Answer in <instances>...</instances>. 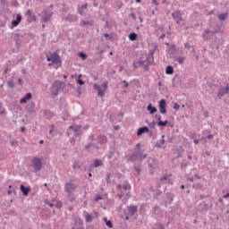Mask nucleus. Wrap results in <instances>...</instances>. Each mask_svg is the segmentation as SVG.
<instances>
[{"instance_id":"f257e3e1","label":"nucleus","mask_w":229,"mask_h":229,"mask_svg":"<svg viewBox=\"0 0 229 229\" xmlns=\"http://www.w3.org/2000/svg\"><path fill=\"white\" fill-rule=\"evenodd\" d=\"M47 62H50V64H48L49 67H54L55 69L62 67V59L56 53H52L49 55H47Z\"/></svg>"},{"instance_id":"f03ea898","label":"nucleus","mask_w":229,"mask_h":229,"mask_svg":"<svg viewBox=\"0 0 229 229\" xmlns=\"http://www.w3.org/2000/svg\"><path fill=\"white\" fill-rule=\"evenodd\" d=\"M93 87L95 90H98V95L100 96V98H104L105 92L108 90V81H105L101 86L94 84Z\"/></svg>"},{"instance_id":"7ed1b4c3","label":"nucleus","mask_w":229,"mask_h":229,"mask_svg":"<svg viewBox=\"0 0 229 229\" xmlns=\"http://www.w3.org/2000/svg\"><path fill=\"white\" fill-rule=\"evenodd\" d=\"M78 189V185L74 182H66L64 185V191L67 192L68 196L73 194L74 191Z\"/></svg>"},{"instance_id":"20e7f679","label":"nucleus","mask_w":229,"mask_h":229,"mask_svg":"<svg viewBox=\"0 0 229 229\" xmlns=\"http://www.w3.org/2000/svg\"><path fill=\"white\" fill-rule=\"evenodd\" d=\"M31 167H33L34 171L38 172L42 169V159L38 157H34L31 161Z\"/></svg>"},{"instance_id":"39448f33","label":"nucleus","mask_w":229,"mask_h":229,"mask_svg":"<svg viewBox=\"0 0 229 229\" xmlns=\"http://www.w3.org/2000/svg\"><path fill=\"white\" fill-rule=\"evenodd\" d=\"M60 90H62V82L56 81L55 82L53 83L52 89H51L54 98H56V96H58V93L60 92Z\"/></svg>"},{"instance_id":"423d86ee","label":"nucleus","mask_w":229,"mask_h":229,"mask_svg":"<svg viewBox=\"0 0 229 229\" xmlns=\"http://www.w3.org/2000/svg\"><path fill=\"white\" fill-rule=\"evenodd\" d=\"M159 112L160 114H167V104L165 102V99H161L159 101Z\"/></svg>"},{"instance_id":"0eeeda50","label":"nucleus","mask_w":229,"mask_h":229,"mask_svg":"<svg viewBox=\"0 0 229 229\" xmlns=\"http://www.w3.org/2000/svg\"><path fill=\"white\" fill-rule=\"evenodd\" d=\"M228 92H229V85H227L225 88H220L218 89L217 98H219V99H221V98H223V96H225V94H228Z\"/></svg>"},{"instance_id":"6e6552de","label":"nucleus","mask_w":229,"mask_h":229,"mask_svg":"<svg viewBox=\"0 0 229 229\" xmlns=\"http://www.w3.org/2000/svg\"><path fill=\"white\" fill-rule=\"evenodd\" d=\"M172 16L174 19V21H176L177 24H180V22H182V13H180V12L176 11L173 13Z\"/></svg>"},{"instance_id":"1a4fd4ad","label":"nucleus","mask_w":229,"mask_h":229,"mask_svg":"<svg viewBox=\"0 0 229 229\" xmlns=\"http://www.w3.org/2000/svg\"><path fill=\"white\" fill-rule=\"evenodd\" d=\"M21 21H22V16L17 14L16 20L12 21V28H17V26H19V24L21 23Z\"/></svg>"},{"instance_id":"9d476101","label":"nucleus","mask_w":229,"mask_h":229,"mask_svg":"<svg viewBox=\"0 0 229 229\" xmlns=\"http://www.w3.org/2000/svg\"><path fill=\"white\" fill-rule=\"evenodd\" d=\"M137 210H138L137 206H129L128 216H135V214H137Z\"/></svg>"},{"instance_id":"9b49d317","label":"nucleus","mask_w":229,"mask_h":229,"mask_svg":"<svg viewBox=\"0 0 229 229\" xmlns=\"http://www.w3.org/2000/svg\"><path fill=\"white\" fill-rule=\"evenodd\" d=\"M31 98H33V96L31 95V93H27L21 100L20 103L21 105H24L27 101H30V99H31Z\"/></svg>"},{"instance_id":"f8f14e48","label":"nucleus","mask_w":229,"mask_h":229,"mask_svg":"<svg viewBox=\"0 0 229 229\" xmlns=\"http://www.w3.org/2000/svg\"><path fill=\"white\" fill-rule=\"evenodd\" d=\"M149 131V128L148 127H141L138 130L137 135L140 137V135H142V133H148Z\"/></svg>"},{"instance_id":"ddd939ff","label":"nucleus","mask_w":229,"mask_h":229,"mask_svg":"<svg viewBox=\"0 0 229 229\" xmlns=\"http://www.w3.org/2000/svg\"><path fill=\"white\" fill-rule=\"evenodd\" d=\"M20 189H21V192H22V194H23V196H28V194H30V191H31V189H30V188H26V187H24V185H21V187H20Z\"/></svg>"},{"instance_id":"4468645a","label":"nucleus","mask_w":229,"mask_h":229,"mask_svg":"<svg viewBox=\"0 0 229 229\" xmlns=\"http://www.w3.org/2000/svg\"><path fill=\"white\" fill-rule=\"evenodd\" d=\"M148 112H149V114H153L157 112V107L153 106V105L149 104L147 107Z\"/></svg>"},{"instance_id":"2eb2a0df","label":"nucleus","mask_w":229,"mask_h":229,"mask_svg":"<svg viewBox=\"0 0 229 229\" xmlns=\"http://www.w3.org/2000/svg\"><path fill=\"white\" fill-rule=\"evenodd\" d=\"M165 73L166 74H174V69L173 68V66H167L165 69Z\"/></svg>"},{"instance_id":"dca6fc26","label":"nucleus","mask_w":229,"mask_h":229,"mask_svg":"<svg viewBox=\"0 0 229 229\" xmlns=\"http://www.w3.org/2000/svg\"><path fill=\"white\" fill-rule=\"evenodd\" d=\"M99 165H103V161L99 159H95L94 167H99Z\"/></svg>"},{"instance_id":"f3484780","label":"nucleus","mask_w":229,"mask_h":229,"mask_svg":"<svg viewBox=\"0 0 229 229\" xmlns=\"http://www.w3.org/2000/svg\"><path fill=\"white\" fill-rule=\"evenodd\" d=\"M228 17V13H222L218 15L219 21H225Z\"/></svg>"},{"instance_id":"a211bd4d","label":"nucleus","mask_w":229,"mask_h":229,"mask_svg":"<svg viewBox=\"0 0 229 229\" xmlns=\"http://www.w3.org/2000/svg\"><path fill=\"white\" fill-rule=\"evenodd\" d=\"M167 124H169V121H165V122H163V121H159L158 123H157V126H167Z\"/></svg>"},{"instance_id":"6ab92c4d","label":"nucleus","mask_w":229,"mask_h":229,"mask_svg":"<svg viewBox=\"0 0 229 229\" xmlns=\"http://www.w3.org/2000/svg\"><path fill=\"white\" fill-rule=\"evenodd\" d=\"M87 6H88V4H83L81 7V9L79 10V13L81 14V15H83L85 13H83V10H87Z\"/></svg>"},{"instance_id":"aec40b11","label":"nucleus","mask_w":229,"mask_h":229,"mask_svg":"<svg viewBox=\"0 0 229 229\" xmlns=\"http://www.w3.org/2000/svg\"><path fill=\"white\" fill-rule=\"evenodd\" d=\"M129 38H130V40H132V41L137 40V34L136 33H131L129 35Z\"/></svg>"},{"instance_id":"412c9836","label":"nucleus","mask_w":229,"mask_h":229,"mask_svg":"<svg viewBox=\"0 0 229 229\" xmlns=\"http://www.w3.org/2000/svg\"><path fill=\"white\" fill-rule=\"evenodd\" d=\"M86 223H92V216L89 213L86 214Z\"/></svg>"},{"instance_id":"4be33fe9","label":"nucleus","mask_w":229,"mask_h":229,"mask_svg":"<svg viewBox=\"0 0 229 229\" xmlns=\"http://www.w3.org/2000/svg\"><path fill=\"white\" fill-rule=\"evenodd\" d=\"M176 61L178 62V64H182L185 62V57H177Z\"/></svg>"},{"instance_id":"5701e85b","label":"nucleus","mask_w":229,"mask_h":229,"mask_svg":"<svg viewBox=\"0 0 229 229\" xmlns=\"http://www.w3.org/2000/svg\"><path fill=\"white\" fill-rule=\"evenodd\" d=\"M106 225L108 226V228H114V225H112V221L106 220Z\"/></svg>"},{"instance_id":"b1692460","label":"nucleus","mask_w":229,"mask_h":229,"mask_svg":"<svg viewBox=\"0 0 229 229\" xmlns=\"http://www.w3.org/2000/svg\"><path fill=\"white\" fill-rule=\"evenodd\" d=\"M70 130H73V131H80V130L81 129V127H74V126H70L69 127Z\"/></svg>"},{"instance_id":"393cba45","label":"nucleus","mask_w":229,"mask_h":229,"mask_svg":"<svg viewBox=\"0 0 229 229\" xmlns=\"http://www.w3.org/2000/svg\"><path fill=\"white\" fill-rule=\"evenodd\" d=\"M72 229H84L83 224L80 223L78 225H75L74 227H72Z\"/></svg>"},{"instance_id":"a878e982","label":"nucleus","mask_w":229,"mask_h":229,"mask_svg":"<svg viewBox=\"0 0 229 229\" xmlns=\"http://www.w3.org/2000/svg\"><path fill=\"white\" fill-rule=\"evenodd\" d=\"M7 85H8V87H9L10 89H13V87H15V84H14L13 81H9L7 82Z\"/></svg>"},{"instance_id":"bb28decb","label":"nucleus","mask_w":229,"mask_h":229,"mask_svg":"<svg viewBox=\"0 0 229 229\" xmlns=\"http://www.w3.org/2000/svg\"><path fill=\"white\" fill-rule=\"evenodd\" d=\"M123 191H130V189H131V186H130V185H128V184H124V185L123 186Z\"/></svg>"},{"instance_id":"cd10ccee","label":"nucleus","mask_w":229,"mask_h":229,"mask_svg":"<svg viewBox=\"0 0 229 229\" xmlns=\"http://www.w3.org/2000/svg\"><path fill=\"white\" fill-rule=\"evenodd\" d=\"M138 64L139 65H149L147 61H140Z\"/></svg>"},{"instance_id":"c85d7f7f","label":"nucleus","mask_w":229,"mask_h":229,"mask_svg":"<svg viewBox=\"0 0 229 229\" xmlns=\"http://www.w3.org/2000/svg\"><path fill=\"white\" fill-rule=\"evenodd\" d=\"M111 176H112V174H106V180L107 183H110V178H111Z\"/></svg>"},{"instance_id":"c756f323","label":"nucleus","mask_w":229,"mask_h":229,"mask_svg":"<svg viewBox=\"0 0 229 229\" xmlns=\"http://www.w3.org/2000/svg\"><path fill=\"white\" fill-rule=\"evenodd\" d=\"M79 56H81V58H82V60H86L87 59V55H85L83 53H80Z\"/></svg>"},{"instance_id":"7c9ffc66","label":"nucleus","mask_w":229,"mask_h":229,"mask_svg":"<svg viewBox=\"0 0 229 229\" xmlns=\"http://www.w3.org/2000/svg\"><path fill=\"white\" fill-rule=\"evenodd\" d=\"M174 110H180V105L178 103L174 104Z\"/></svg>"},{"instance_id":"2f4dec72","label":"nucleus","mask_w":229,"mask_h":229,"mask_svg":"<svg viewBox=\"0 0 229 229\" xmlns=\"http://www.w3.org/2000/svg\"><path fill=\"white\" fill-rule=\"evenodd\" d=\"M62 206H63L62 201H58V202L55 204V207H56L57 208H62Z\"/></svg>"},{"instance_id":"473e14b6","label":"nucleus","mask_w":229,"mask_h":229,"mask_svg":"<svg viewBox=\"0 0 229 229\" xmlns=\"http://www.w3.org/2000/svg\"><path fill=\"white\" fill-rule=\"evenodd\" d=\"M26 15H28L29 17H31L33 15V13L31 12V10H28L26 12Z\"/></svg>"},{"instance_id":"72a5a7b5","label":"nucleus","mask_w":229,"mask_h":229,"mask_svg":"<svg viewBox=\"0 0 229 229\" xmlns=\"http://www.w3.org/2000/svg\"><path fill=\"white\" fill-rule=\"evenodd\" d=\"M77 83H78L79 85H85V81H83L81 79H79V80L77 81Z\"/></svg>"},{"instance_id":"f704fd0d","label":"nucleus","mask_w":229,"mask_h":229,"mask_svg":"<svg viewBox=\"0 0 229 229\" xmlns=\"http://www.w3.org/2000/svg\"><path fill=\"white\" fill-rule=\"evenodd\" d=\"M45 203H47V205H48V207H51V208L55 207V204L50 203L48 200H46Z\"/></svg>"},{"instance_id":"c9c22d12","label":"nucleus","mask_w":229,"mask_h":229,"mask_svg":"<svg viewBox=\"0 0 229 229\" xmlns=\"http://www.w3.org/2000/svg\"><path fill=\"white\" fill-rule=\"evenodd\" d=\"M87 24H89V21H81V26H87Z\"/></svg>"},{"instance_id":"e433bc0d","label":"nucleus","mask_w":229,"mask_h":229,"mask_svg":"<svg viewBox=\"0 0 229 229\" xmlns=\"http://www.w3.org/2000/svg\"><path fill=\"white\" fill-rule=\"evenodd\" d=\"M49 19H51V16L44 17L43 18V22H47V21H49Z\"/></svg>"},{"instance_id":"4c0bfd02","label":"nucleus","mask_w":229,"mask_h":229,"mask_svg":"<svg viewBox=\"0 0 229 229\" xmlns=\"http://www.w3.org/2000/svg\"><path fill=\"white\" fill-rule=\"evenodd\" d=\"M102 198H101V195H97L96 197H95V201H99V199H101Z\"/></svg>"},{"instance_id":"58836bf2","label":"nucleus","mask_w":229,"mask_h":229,"mask_svg":"<svg viewBox=\"0 0 229 229\" xmlns=\"http://www.w3.org/2000/svg\"><path fill=\"white\" fill-rule=\"evenodd\" d=\"M165 137V135H162V140H161V141H160V143H161L162 145L165 144V140H164Z\"/></svg>"},{"instance_id":"ea45409f","label":"nucleus","mask_w":229,"mask_h":229,"mask_svg":"<svg viewBox=\"0 0 229 229\" xmlns=\"http://www.w3.org/2000/svg\"><path fill=\"white\" fill-rule=\"evenodd\" d=\"M123 83H124V87H130V83H128L126 81H123Z\"/></svg>"},{"instance_id":"a19ab883","label":"nucleus","mask_w":229,"mask_h":229,"mask_svg":"<svg viewBox=\"0 0 229 229\" xmlns=\"http://www.w3.org/2000/svg\"><path fill=\"white\" fill-rule=\"evenodd\" d=\"M185 47H187V49H191V44H189V43H185Z\"/></svg>"},{"instance_id":"79ce46f5","label":"nucleus","mask_w":229,"mask_h":229,"mask_svg":"<svg viewBox=\"0 0 229 229\" xmlns=\"http://www.w3.org/2000/svg\"><path fill=\"white\" fill-rule=\"evenodd\" d=\"M101 139H102V140H103L104 143L106 142V137L102 136Z\"/></svg>"},{"instance_id":"37998d69","label":"nucleus","mask_w":229,"mask_h":229,"mask_svg":"<svg viewBox=\"0 0 229 229\" xmlns=\"http://www.w3.org/2000/svg\"><path fill=\"white\" fill-rule=\"evenodd\" d=\"M207 139H214V135L209 134V135H208Z\"/></svg>"},{"instance_id":"c03bdc74","label":"nucleus","mask_w":229,"mask_h":229,"mask_svg":"<svg viewBox=\"0 0 229 229\" xmlns=\"http://www.w3.org/2000/svg\"><path fill=\"white\" fill-rule=\"evenodd\" d=\"M181 166L182 167H187V163H182Z\"/></svg>"},{"instance_id":"a18cd8bd","label":"nucleus","mask_w":229,"mask_h":229,"mask_svg":"<svg viewBox=\"0 0 229 229\" xmlns=\"http://www.w3.org/2000/svg\"><path fill=\"white\" fill-rule=\"evenodd\" d=\"M21 133H24V131H26V128L25 127H21Z\"/></svg>"},{"instance_id":"49530a36","label":"nucleus","mask_w":229,"mask_h":229,"mask_svg":"<svg viewBox=\"0 0 229 229\" xmlns=\"http://www.w3.org/2000/svg\"><path fill=\"white\" fill-rule=\"evenodd\" d=\"M165 180H167V177H165V176L161 178V182H165Z\"/></svg>"},{"instance_id":"de8ad7c7","label":"nucleus","mask_w":229,"mask_h":229,"mask_svg":"<svg viewBox=\"0 0 229 229\" xmlns=\"http://www.w3.org/2000/svg\"><path fill=\"white\" fill-rule=\"evenodd\" d=\"M154 4H156V6H158V2L157 0H153Z\"/></svg>"},{"instance_id":"09e8293b","label":"nucleus","mask_w":229,"mask_h":229,"mask_svg":"<svg viewBox=\"0 0 229 229\" xmlns=\"http://www.w3.org/2000/svg\"><path fill=\"white\" fill-rule=\"evenodd\" d=\"M157 121H161L162 116L160 114L157 115Z\"/></svg>"},{"instance_id":"8fccbe9b","label":"nucleus","mask_w":229,"mask_h":229,"mask_svg":"<svg viewBox=\"0 0 229 229\" xmlns=\"http://www.w3.org/2000/svg\"><path fill=\"white\" fill-rule=\"evenodd\" d=\"M223 198H229V193L224 195Z\"/></svg>"},{"instance_id":"3c124183","label":"nucleus","mask_w":229,"mask_h":229,"mask_svg":"<svg viewBox=\"0 0 229 229\" xmlns=\"http://www.w3.org/2000/svg\"><path fill=\"white\" fill-rule=\"evenodd\" d=\"M199 140H194V144H199Z\"/></svg>"},{"instance_id":"603ef678","label":"nucleus","mask_w":229,"mask_h":229,"mask_svg":"<svg viewBox=\"0 0 229 229\" xmlns=\"http://www.w3.org/2000/svg\"><path fill=\"white\" fill-rule=\"evenodd\" d=\"M104 37H106V38H108L109 37L108 33L104 34Z\"/></svg>"},{"instance_id":"864d4df0","label":"nucleus","mask_w":229,"mask_h":229,"mask_svg":"<svg viewBox=\"0 0 229 229\" xmlns=\"http://www.w3.org/2000/svg\"><path fill=\"white\" fill-rule=\"evenodd\" d=\"M148 155H144L143 157H140V160H142L143 158H146Z\"/></svg>"},{"instance_id":"5fc2aeb1","label":"nucleus","mask_w":229,"mask_h":229,"mask_svg":"<svg viewBox=\"0 0 229 229\" xmlns=\"http://www.w3.org/2000/svg\"><path fill=\"white\" fill-rule=\"evenodd\" d=\"M206 33H207V34L210 33V30H206Z\"/></svg>"},{"instance_id":"6e6d98bb","label":"nucleus","mask_w":229,"mask_h":229,"mask_svg":"<svg viewBox=\"0 0 229 229\" xmlns=\"http://www.w3.org/2000/svg\"><path fill=\"white\" fill-rule=\"evenodd\" d=\"M181 189H185V185H181Z\"/></svg>"},{"instance_id":"4d7b16f0","label":"nucleus","mask_w":229,"mask_h":229,"mask_svg":"<svg viewBox=\"0 0 229 229\" xmlns=\"http://www.w3.org/2000/svg\"><path fill=\"white\" fill-rule=\"evenodd\" d=\"M39 144H44V140H41L39 141Z\"/></svg>"},{"instance_id":"13d9d810","label":"nucleus","mask_w":229,"mask_h":229,"mask_svg":"<svg viewBox=\"0 0 229 229\" xmlns=\"http://www.w3.org/2000/svg\"><path fill=\"white\" fill-rule=\"evenodd\" d=\"M125 219L128 221V219H130V216H125Z\"/></svg>"},{"instance_id":"bf43d9fd","label":"nucleus","mask_w":229,"mask_h":229,"mask_svg":"<svg viewBox=\"0 0 229 229\" xmlns=\"http://www.w3.org/2000/svg\"><path fill=\"white\" fill-rule=\"evenodd\" d=\"M190 182H194V178H191V179H190Z\"/></svg>"},{"instance_id":"052dcab7","label":"nucleus","mask_w":229,"mask_h":229,"mask_svg":"<svg viewBox=\"0 0 229 229\" xmlns=\"http://www.w3.org/2000/svg\"><path fill=\"white\" fill-rule=\"evenodd\" d=\"M90 148V145L86 146V149H89Z\"/></svg>"},{"instance_id":"680f3d73","label":"nucleus","mask_w":229,"mask_h":229,"mask_svg":"<svg viewBox=\"0 0 229 229\" xmlns=\"http://www.w3.org/2000/svg\"><path fill=\"white\" fill-rule=\"evenodd\" d=\"M121 187H122L121 184H119V185L117 186V189H121Z\"/></svg>"},{"instance_id":"e2e57ef3","label":"nucleus","mask_w":229,"mask_h":229,"mask_svg":"<svg viewBox=\"0 0 229 229\" xmlns=\"http://www.w3.org/2000/svg\"><path fill=\"white\" fill-rule=\"evenodd\" d=\"M188 158H189L190 160H192V157H191V156H189Z\"/></svg>"},{"instance_id":"0e129e2a","label":"nucleus","mask_w":229,"mask_h":229,"mask_svg":"<svg viewBox=\"0 0 229 229\" xmlns=\"http://www.w3.org/2000/svg\"><path fill=\"white\" fill-rule=\"evenodd\" d=\"M89 177H92V174H91V173H89Z\"/></svg>"},{"instance_id":"69168bd1","label":"nucleus","mask_w":229,"mask_h":229,"mask_svg":"<svg viewBox=\"0 0 229 229\" xmlns=\"http://www.w3.org/2000/svg\"><path fill=\"white\" fill-rule=\"evenodd\" d=\"M44 186H45V187H47V182H45V183H44Z\"/></svg>"},{"instance_id":"338daca9","label":"nucleus","mask_w":229,"mask_h":229,"mask_svg":"<svg viewBox=\"0 0 229 229\" xmlns=\"http://www.w3.org/2000/svg\"><path fill=\"white\" fill-rule=\"evenodd\" d=\"M8 194H12V191H8Z\"/></svg>"},{"instance_id":"774afa93","label":"nucleus","mask_w":229,"mask_h":229,"mask_svg":"<svg viewBox=\"0 0 229 229\" xmlns=\"http://www.w3.org/2000/svg\"><path fill=\"white\" fill-rule=\"evenodd\" d=\"M136 3H140V0H136Z\"/></svg>"}]
</instances>
